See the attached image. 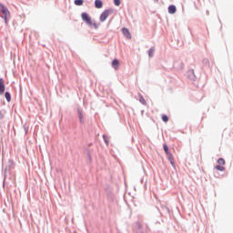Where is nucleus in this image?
I'll return each instance as SVG.
<instances>
[{"label":"nucleus","instance_id":"nucleus-1","mask_svg":"<svg viewBox=\"0 0 233 233\" xmlns=\"http://www.w3.org/2000/svg\"><path fill=\"white\" fill-rule=\"evenodd\" d=\"M82 20L88 25V26H94L97 29V24L92 22V18L86 13H82L81 15Z\"/></svg>","mask_w":233,"mask_h":233},{"label":"nucleus","instance_id":"nucleus-2","mask_svg":"<svg viewBox=\"0 0 233 233\" xmlns=\"http://www.w3.org/2000/svg\"><path fill=\"white\" fill-rule=\"evenodd\" d=\"M164 152L167 155L170 164L174 165V157L172 156V153H170V150L168 149V146H167V144H164Z\"/></svg>","mask_w":233,"mask_h":233},{"label":"nucleus","instance_id":"nucleus-3","mask_svg":"<svg viewBox=\"0 0 233 233\" xmlns=\"http://www.w3.org/2000/svg\"><path fill=\"white\" fill-rule=\"evenodd\" d=\"M0 12H2L5 21L8 19V17H10V11H8V8L3 4H0Z\"/></svg>","mask_w":233,"mask_h":233},{"label":"nucleus","instance_id":"nucleus-4","mask_svg":"<svg viewBox=\"0 0 233 233\" xmlns=\"http://www.w3.org/2000/svg\"><path fill=\"white\" fill-rule=\"evenodd\" d=\"M112 10L110 9H107V10H105L101 15H100V21L101 23H104V21H106V18L112 14Z\"/></svg>","mask_w":233,"mask_h":233},{"label":"nucleus","instance_id":"nucleus-5","mask_svg":"<svg viewBox=\"0 0 233 233\" xmlns=\"http://www.w3.org/2000/svg\"><path fill=\"white\" fill-rule=\"evenodd\" d=\"M218 166H216L215 168H216L217 170H218L219 172L225 171V167H223V166L225 165V159H223V158H218Z\"/></svg>","mask_w":233,"mask_h":233},{"label":"nucleus","instance_id":"nucleus-6","mask_svg":"<svg viewBox=\"0 0 233 233\" xmlns=\"http://www.w3.org/2000/svg\"><path fill=\"white\" fill-rule=\"evenodd\" d=\"M122 33L124 34V35L127 37V39H132V35L130 34V31H128V29L127 28H123L122 29Z\"/></svg>","mask_w":233,"mask_h":233},{"label":"nucleus","instance_id":"nucleus-7","mask_svg":"<svg viewBox=\"0 0 233 233\" xmlns=\"http://www.w3.org/2000/svg\"><path fill=\"white\" fill-rule=\"evenodd\" d=\"M0 94H5V79L0 78Z\"/></svg>","mask_w":233,"mask_h":233},{"label":"nucleus","instance_id":"nucleus-8","mask_svg":"<svg viewBox=\"0 0 233 233\" xmlns=\"http://www.w3.org/2000/svg\"><path fill=\"white\" fill-rule=\"evenodd\" d=\"M176 12H177V8H176V5L168 6V14H176Z\"/></svg>","mask_w":233,"mask_h":233},{"label":"nucleus","instance_id":"nucleus-9","mask_svg":"<svg viewBox=\"0 0 233 233\" xmlns=\"http://www.w3.org/2000/svg\"><path fill=\"white\" fill-rule=\"evenodd\" d=\"M112 66L115 68V70H117V68H119V60L114 59L112 61Z\"/></svg>","mask_w":233,"mask_h":233},{"label":"nucleus","instance_id":"nucleus-10","mask_svg":"<svg viewBox=\"0 0 233 233\" xmlns=\"http://www.w3.org/2000/svg\"><path fill=\"white\" fill-rule=\"evenodd\" d=\"M95 6H96V8H103V1L96 0L95 1Z\"/></svg>","mask_w":233,"mask_h":233},{"label":"nucleus","instance_id":"nucleus-11","mask_svg":"<svg viewBox=\"0 0 233 233\" xmlns=\"http://www.w3.org/2000/svg\"><path fill=\"white\" fill-rule=\"evenodd\" d=\"M5 99H6V101H7L8 103H10V101H12V96H11V95H10L9 92H5Z\"/></svg>","mask_w":233,"mask_h":233},{"label":"nucleus","instance_id":"nucleus-12","mask_svg":"<svg viewBox=\"0 0 233 233\" xmlns=\"http://www.w3.org/2000/svg\"><path fill=\"white\" fill-rule=\"evenodd\" d=\"M83 3H85L84 0H75V5L76 6H83Z\"/></svg>","mask_w":233,"mask_h":233},{"label":"nucleus","instance_id":"nucleus-13","mask_svg":"<svg viewBox=\"0 0 233 233\" xmlns=\"http://www.w3.org/2000/svg\"><path fill=\"white\" fill-rule=\"evenodd\" d=\"M78 116H79V121H80V123H84V120H83V112L81 111V109H78Z\"/></svg>","mask_w":233,"mask_h":233},{"label":"nucleus","instance_id":"nucleus-14","mask_svg":"<svg viewBox=\"0 0 233 233\" xmlns=\"http://www.w3.org/2000/svg\"><path fill=\"white\" fill-rule=\"evenodd\" d=\"M162 121H164V123H168V116L167 115H162Z\"/></svg>","mask_w":233,"mask_h":233},{"label":"nucleus","instance_id":"nucleus-15","mask_svg":"<svg viewBox=\"0 0 233 233\" xmlns=\"http://www.w3.org/2000/svg\"><path fill=\"white\" fill-rule=\"evenodd\" d=\"M114 4L116 6H120L121 5V0H114Z\"/></svg>","mask_w":233,"mask_h":233},{"label":"nucleus","instance_id":"nucleus-16","mask_svg":"<svg viewBox=\"0 0 233 233\" xmlns=\"http://www.w3.org/2000/svg\"><path fill=\"white\" fill-rule=\"evenodd\" d=\"M154 48L149 49V57H152V56H154Z\"/></svg>","mask_w":233,"mask_h":233},{"label":"nucleus","instance_id":"nucleus-17","mask_svg":"<svg viewBox=\"0 0 233 233\" xmlns=\"http://www.w3.org/2000/svg\"><path fill=\"white\" fill-rule=\"evenodd\" d=\"M140 103H142V105H147V100H145V98H143V96H141Z\"/></svg>","mask_w":233,"mask_h":233},{"label":"nucleus","instance_id":"nucleus-18","mask_svg":"<svg viewBox=\"0 0 233 233\" xmlns=\"http://www.w3.org/2000/svg\"><path fill=\"white\" fill-rule=\"evenodd\" d=\"M3 117H5V114L0 111V119H3Z\"/></svg>","mask_w":233,"mask_h":233},{"label":"nucleus","instance_id":"nucleus-19","mask_svg":"<svg viewBox=\"0 0 233 233\" xmlns=\"http://www.w3.org/2000/svg\"><path fill=\"white\" fill-rule=\"evenodd\" d=\"M104 139H105L106 143L108 145V139L106 138V136H104Z\"/></svg>","mask_w":233,"mask_h":233},{"label":"nucleus","instance_id":"nucleus-20","mask_svg":"<svg viewBox=\"0 0 233 233\" xmlns=\"http://www.w3.org/2000/svg\"><path fill=\"white\" fill-rule=\"evenodd\" d=\"M154 1H156V3H157V1H159V0H154Z\"/></svg>","mask_w":233,"mask_h":233}]
</instances>
